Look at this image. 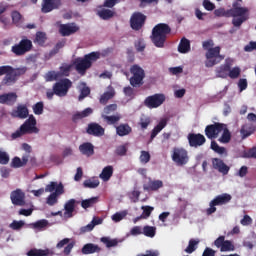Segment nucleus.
Segmentation results:
<instances>
[{
	"label": "nucleus",
	"mask_w": 256,
	"mask_h": 256,
	"mask_svg": "<svg viewBox=\"0 0 256 256\" xmlns=\"http://www.w3.org/2000/svg\"><path fill=\"white\" fill-rule=\"evenodd\" d=\"M45 81L52 82V81H59L61 79V73L57 71H48L44 76Z\"/></svg>",
	"instance_id": "79ce46f5"
},
{
	"label": "nucleus",
	"mask_w": 256,
	"mask_h": 256,
	"mask_svg": "<svg viewBox=\"0 0 256 256\" xmlns=\"http://www.w3.org/2000/svg\"><path fill=\"white\" fill-rule=\"evenodd\" d=\"M216 17H233L232 25L234 27H241L245 21L249 20V8H239L237 4H232V8L225 10V8H218L214 10Z\"/></svg>",
	"instance_id": "f257e3e1"
},
{
	"label": "nucleus",
	"mask_w": 256,
	"mask_h": 256,
	"mask_svg": "<svg viewBox=\"0 0 256 256\" xmlns=\"http://www.w3.org/2000/svg\"><path fill=\"white\" fill-rule=\"evenodd\" d=\"M25 73H27L26 67L14 68L9 65L0 66V77L5 75L1 81L0 87H11V85H15L21 75H25Z\"/></svg>",
	"instance_id": "f03ea898"
},
{
	"label": "nucleus",
	"mask_w": 256,
	"mask_h": 256,
	"mask_svg": "<svg viewBox=\"0 0 256 256\" xmlns=\"http://www.w3.org/2000/svg\"><path fill=\"white\" fill-rule=\"evenodd\" d=\"M224 123L215 122L214 124L207 125L204 132L208 139H217L219 133L223 131Z\"/></svg>",
	"instance_id": "ddd939ff"
},
{
	"label": "nucleus",
	"mask_w": 256,
	"mask_h": 256,
	"mask_svg": "<svg viewBox=\"0 0 256 256\" xmlns=\"http://www.w3.org/2000/svg\"><path fill=\"white\" fill-rule=\"evenodd\" d=\"M101 242L104 243L108 249H111V247H117L119 245V240L111 239L109 237L101 238Z\"/></svg>",
	"instance_id": "49530a36"
},
{
	"label": "nucleus",
	"mask_w": 256,
	"mask_h": 256,
	"mask_svg": "<svg viewBox=\"0 0 256 256\" xmlns=\"http://www.w3.org/2000/svg\"><path fill=\"white\" fill-rule=\"evenodd\" d=\"M79 31V26L75 23L61 24L59 27V33L62 37H69L75 35Z\"/></svg>",
	"instance_id": "aec40b11"
},
{
	"label": "nucleus",
	"mask_w": 256,
	"mask_h": 256,
	"mask_svg": "<svg viewBox=\"0 0 256 256\" xmlns=\"http://www.w3.org/2000/svg\"><path fill=\"white\" fill-rule=\"evenodd\" d=\"M223 133L221 137L218 139L219 143H230L231 142V131H229V128H227V124H224V127L222 129Z\"/></svg>",
	"instance_id": "58836bf2"
},
{
	"label": "nucleus",
	"mask_w": 256,
	"mask_h": 256,
	"mask_svg": "<svg viewBox=\"0 0 256 256\" xmlns=\"http://www.w3.org/2000/svg\"><path fill=\"white\" fill-rule=\"evenodd\" d=\"M89 95H91V89L87 86H84L80 90V95L78 96V100L83 101V99H85V97H89Z\"/></svg>",
	"instance_id": "e2e57ef3"
},
{
	"label": "nucleus",
	"mask_w": 256,
	"mask_h": 256,
	"mask_svg": "<svg viewBox=\"0 0 256 256\" xmlns=\"http://www.w3.org/2000/svg\"><path fill=\"white\" fill-rule=\"evenodd\" d=\"M157 233V228L154 226L146 225L143 227L142 235H145V237H151L153 238Z\"/></svg>",
	"instance_id": "c03bdc74"
},
{
	"label": "nucleus",
	"mask_w": 256,
	"mask_h": 256,
	"mask_svg": "<svg viewBox=\"0 0 256 256\" xmlns=\"http://www.w3.org/2000/svg\"><path fill=\"white\" fill-rule=\"evenodd\" d=\"M138 125L141 127V129H147V127L151 125V118L149 117L141 118Z\"/></svg>",
	"instance_id": "774afa93"
},
{
	"label": "nucleus",
	"mask_w": 256,
	"mask_h": 256,
	"mask_svg": "<svg viewBox=\"0 0 256 256\" xmlns=\"http://www.w3.org/2000/svg\"><path fill=\"white\" fill-rule=\"evenodd\" d=\"M188 139V143L191 147H202V145H205V143L207 142V139L205 138V136L201 133H189L187 136Z\"/></svg>",
	"instance_id": "f3484780"
},
{
	"label": "nucleus",
	"mask_w": 256,
	"mask_h": 256,
	"mask_svg": "<svg viewBox=\"0 0 256 256\" xmlns=\"http://www.w3.org/2000/svg\"><path fill=\"white\" fill-rule=\"evenodd\" d=\"M232 197L230 194L224 193L216 196L211 202L210 207L206 209L207 215H213L217 211V206L227 205L231 201Z\"/></svg>",
	"instance_id": "9d476101"
},
{
	"label": "nucleus",
	"mask_w": 256,
	"mask_h": 256,
	"mask_svg": "<svg viewBox=\"0 0 256 256\" xmlns=\"http://www.w3.org/2000/svg\"><path fill=\"white\" fill-rule=\"evenodd\" d=\"M73 247H75V241H71L69 238H64L60 240L56 244V249H63V255H71V251H73Z\"/></svg>",
	"instance_id": "4be33fe9"
},
{
	"label": "nucleus",
	"mask_w": 256,
	"mask_h": 256,
	"mask_svg": "<svg viewBox=\"0 0 256 256\" xmlns=\"http://www.w3.org/2000/svg\"><path fill=\"white\" fill-rule=\"evenodd\" d=\"M179 53H189L191 51V42L187 38H182L178 45Z\"/></svg>",
	"instance_id": "c9c22d12"
},
{
	"label": "nucleus",
	"mask_w": 256,
	"mask_h": 256,
	"mask_svg": "<svg viewBox=\"0 0 256 256\" xmlns=\"http://www.w3.org/2000/svg\"><path fill=\"white\" fill-rule=\"evenodd\" d=\"M117 104H110L104 107L102 115H112V113H115L117 111Z\"/></svg>",
	"instance_id": "4d7b16f0"
},
{
	"label": "nucleus",
	"mask_w": 256,
	"mask_h": 256,
	"mask_svg": "<svg viewBox=\"0 0 256 256\" xmlns=\"http://www.w3.org/2000/svg\"><path fill=\"white\" fill-rule=\"evenodd\" d=\"M243 157L245 159H256V146L244 151Z\"/></svg>",
	"instance_id": "13d9d810"
},
{
	"label": "nucleus",
	"mask_w": 256,
	"mask_h": 256,
	"mask_svg": "<svg viewBox=\"0 0 256 256\" xmlns=\"http://www.w3.org/2000/svg\"><path fill=\"white\" fill-rule=\"evenodd\" d=\"M149 161H151V154H149L148 151L142 150L140 154V162L145 165L149 163Z\"/></svg>",
	"instance_id": "0e129e2a"
},
{
	"label": "nucleus",
	"mask_w": 256,
	"mask_h": 256,
	"mask_svg": "<svg viewBox=\"0 0 256 256\" xmlns=\"http://www.w3.org/2000/svg\"><path fill=\"white\" fill-rule=\"evenodd\" d=\"M22 227H25V221L23 220H14L9 225V228L12 229L13 231H21Z\"/></svg>",
	"instance_id": "8fccbe9b"
},
{
	"label": "nucleus",
	"mask_w": 256,
	"mask_h": 256,
	"mask_svg": "<svg viewBox=\"0 0 256 256\" xmlns=\"http://www.w3.org/2000/svg\"><path fill=\"white\" fill-rule=\"evenodd\" d=\"M205 57L206 67H215V65H219V63L225 59V56L221 55L220 46H215L214 48L208 49V51H206Z\"/></svg>",
	"instance_id": "6e6552de"
},
{
	"label": "nucleus",
	"mask_w": 256,
	"mask_h": 256,
	"mask_svg": "<svg viewBox=\"0 0 256 256\" xmlns=\"http://www.w3.org/2000/svg\"><path fill=\"white\" fill-rule=\"evenodd\" d=\"M102 119L106 121L108 125H115L121 121V114L116 113L115 115L107 116L105 114H101Z\"/></svg>",
	"instance_id": "f704fd0d"
},
{
	"label": "nucleus",
	"mask_w": 256,
	"mask_h": 256,
	"mask_svg": "<svg viewBox=\"0 0 256 256\" xmlns=\"http://www.w3.org/2000/svg\"><path fill=\"white\" fill-rule=\"evenodd\" d=\"M233 66V59L227 58L225 63L216 68V77L220 79H227L229 77V69Z\"/></svg>",
	"instance_id": "2eb2a0df"
},
{
	"label": "nucleus",
	"mask_w": 256,
	"mask_h": 256,
	"mask_svg": "<svg viewBox=\"0 0 256 256\" xmlns=\"http://www.w3.org/2000/svg\"><path fill=\"white\" fill-rule=\"evenodd\" d=\"M9 154L0 150V165H7L9 163Z\"/></svg>",
	"instance_id": "338daca9"
},
{
	"label": "nucleus",
	"mask_w": 256,
	"mask_h": 256,
	"mask_svg": "<svg viewBox=\"0 0 256 256\" xmlns=\"http://www.w3.org/2000/svg\"><path fill=\"white\" fill-rule=\"evenodd\" d=\"M256 127L254 124L248 123L244 124L240 129V135L242 139H247V137H251L253 133H255Z\"/></svg>",
	"instance_id": "c85d7f7f"
},
{
	"label": "nucleus",
	"mask_w": 256,
	"mask_h": 256,
	"mask_svg": "<svg viewBox=\"0 0 256 256\" xmlns=\"http://www.w3.org/2000/svg\"><path fill=\"white\" fill-rule=\"evenodd\" d=\"M172 161L179 167L189 163V152L183 147H174L172 150Z\"/></svg>",
	"instance_id": "1a4fd4ad"
},
{
	"label": "nucleus",
	"mask_w": 256,
	"mask_h": 256,
	"mask_svg": "<svg viewBox=\"0 0 256 256\" xmlns=\"http://www.w3.org/2000/svg\"><path fill=\"white\" fill-rule=\"evenodd\" d=\"M215 247L220 249L221 253H225L227 251H235V245L230 240H225V236H219L214 241Z\"/></svg>",
	"instance_id": "4468645a"
},
{
	"label": "nucleus",
	"mask_w": 256,
	"mask_h": 256,
	"mask_svg": "<svg viewBox=\"0 0 256 256\" xmlns=\"http://www.w3.org/2000/svg\"><path fill=\"white\" fill-rule=\"evenodd\" d=\"M100 251L99 245L93 243L85 244L81 249L82 255H93V253H99Z\"/></svg>",
	"instance_id": "c756f323"
},
{
	"label": "nucleus",
	"mask_w": 256,
	"mask_h": 256,
	"mask_svg": "<svg viewBox=\"0 0 256 256\" xmlns=\"http://www.w3.org/2000/svg\"><path fill=\"white\" fill-rule=\"evenodd\" d=\"M63 193H65V187L63 186V183H59V187L57 188V190L52 192L46 198V203L49 205V207L57 205L59 203V196L63 195Z\"/></svg>",
	"instance_id": "a211bd4d"
},
{
	"label": "nucleus",
	"mask_w": 256,
	"mask_h": 256,
	"mask_svg": "<svg viewBox=\"0 0 256 256\" xmlns=\"http://www.w3.org/2000/svg\"><path fill=\"white\" fill-rule=\"evenodd\" d=\"M17 93L8 92L4 94H0V105H8L9 107H13L15 103H17Z\"/></svg>",
	"instance_id": "b1692460"
},
{
	"label": "nucleus",
	"mask_w": 256,
	"mask_h": 256,
	"mask_svg": "<svg viewBox=\"0 0 256 256\" xmlns=\"http://www.w3.org/2000/svg\"><path fill=\"white\" fill-rule=\"evenodd\" d=\"M197 245H199V241L195 240V239H190L188 246L185 249V253H193L197 250Z\"/></svg>",
	"instance_id": "09e8293b"
},
{
	"label": "nucleus",
	"mask_w": 256,
	"mask_h": 256,
	"mask_svg": "<svg viewBox=\"0 0 256 256\" xmlns=\"http://www.w3.org/2000/svg\"><path fill=\"white\" fill-rule=\"evenodd\" d=\"M58 73H60V78L61 77H69V73H71V65H63L60 67V71H58Z\"/></svg>",
	"instance_id": "680f3d73"
},
{
	"label": "nucleus",
	"mask_w": 256,
	"mask_h": 256,
	"mask_svg": "<svg viewBox=\"0 0 256 256\" xmlns=\"http://www.w3.org/2000/svg\"><path fill=\"white\" fill-rule=\"evenodd\" d=\"M163 187L162 180H152L149 178L148 182L143 185L144 191H159Z\"/></svg>",
	"instance_id": "a878e982"
},
{
	"label": "nucleus",
	"mask_w": 256,
	"mask_h": 256,
	"mask_svg": "<svg viewBox=\"0 0 256 256\" xmlns=\"http://www.w3.org/2000/svg\"><path fill=\"white\" fill-rule=\"evenodd\" d=\"M71 87H73V82L69 78H63L54 83L52 89L46 91V97L49 100L53 99L54 95L57 97H67V93H69Z\"/></svg>",
	"instance_id": "20e7f679"
},
{
	"label": "nucleus",
	"mask_w": 256,
	"mask_h": 256,
	"mask_svg": "<svg viewBox=\"0 0 256 256\" xmlns=\"http://www.w3.org/2000/svg\"><path fill=\"white\" fill-rule=\"evenodd\" d=\"M86 133H88V135H93V137H103V135H105V128L99 123L92 122L88 124Z\"/></svg>",
	"instance_id": "5701e85b"
},
{
	"label": "nucleus",
	"mask_w": 256,
	"mask_h": 256,
	"mask_svg": "<svg viewBox=\"0 0 256 256\" xmlns=\"http://www.w3.org/2000/svg\"><path fill=\"white\" fill-rule=\"evenodd\" d=\"M75 203H77V200L75 199H70L65 203L64 205L65 217H68V218L73 217V213L75 211Z\"/></svg>",
	"instance_id": "473e14b6"
},
{
	"label": "nucleus",
	"mask_w": 256,
	"mask_h": 256,
	"mask_svg": "<svg viewBox=\"0 0 256 256\" xmlns=\"http://www.w3.org/2000/svg\"><path fill=\"white\" fill-rule=\"evenodd\" d=\"M49 225V221L42 219L32 224L33 229H39V231L45 229Z\"/></svg>",
	"instance_id": "864d4df0"
},
{
	"label": "nucleus",
	"mask_w": 256,
	"mask_h": 256,
	"mask_svg": "<svg viewBox=\"0 0 256 256\" xmlns=\"http://www.w3.org/2000/svg\"><path fill=\"white\" fill-rule=\"evenodd\" d=\"M113 177V166H106L103 168L102 172L99 175V178L102 179V181H109Z\"/></svg>",
	"instance_id": "4c0bfd02"
},
{
	"label": "nucleus",
	"mask_w": 256,
	"mask_h": 256,
	"mask_svg": "<svg viewBox=\"0 0 256 256\" xmlns=\"http://www.w3.org/2000/svg\"><path fill=\"white\" fill-rule=\"evenodd\" d=\"M33 49V41H31L27 36H23L19 43L14 44L11 47V52L16 57H23V55H27L29 51Z\"/></svg>",
	"instance_id": "423d86ee"
},
{
	"label": "nucleus",
	"mask_w": 256,
	"mask_h": 256,
	"mask_svg": "<svg viewBox=\"0 0 256 256\" xmlns=\"http://www.w3.org/2000/svg\"><path fill=\"white\" fill-rule=\"evenodd\" d=\"M131 77L129 79L131 87H142L145 83V70L139 66V64H134L130 67Z\"/></svg>",
	"instance_id": "0eeeda50"
},
{
	"label": "nucleus",
	"mask_w": 256,
	"mask_h": 256,
	"mask_svg": "<svg viewBox=\"0 0 256 256\" xmlns=\"http://www.w3.org/2000/svg\"><path fill=\"white\" fill-rule=\"evenodd\" d=\"M59 189V184L57 182H50L48 185L45 187V192L46 193H53V191H57Z\"/></svg>",
	"instance_id": "69168bd1"
},
{
	"label": "nucleus",
	"mask_w": 256,
	"mask_h": 256,
	"mask_svg": "<svg viewBox=\"0 0 256 256\" xmlns=\"http://www.w3.org/2000/svg\"><path fill=\"white\" fill-rule=\"evenodd\" d=\"M133 131V128L129 126V124H120L116 127V134L119 137H125L127 135H130V133Z\"/></svg>",
	"instance_id": "72a5a7b5"
},
{
	"label": "nucleus",
	"mask_w": 256,
	"mask_h": 256,
	"mask_svg": "<svg viewBox=\"0 0 256 256\" xmlns=\"http://www.w3.org/2000/svg\"><path fill=\"white\" fill-rule=\"evenodd\" d=\"M101 57V53L99 52H91L89 54L84 55L83 58H77L74 61L75 69L80 75H85L87 73V69H91L93 63L97 61Z\"/></svg>",
	"instance_id": "39448f33"
},
{
	"label": "nucleus",
	"mask_w": 256,
	"mask_h": 256,
	"mask_svg": "<svg viewBox=\"0 0 256 256\" xmlns=\"http://www.w3.org/2000/svg\"><path fill=\"white\" fill-rule=\"evenodd\" d=\"M127 145L128 144L117 146L115 149V155H118V157H125V155H127V151H128Z\"/></svg>",
	"instance_id": "5fc2aeb1"
},
{
	"label": "nucleus",
	"mask_w": 256,
	"mask_h": 256,
	"mask_svg": "<svg viewBox=\"0 0 256 256\" xmlns=\"http://www.w3.org/2000/svg\"><path fill=\"white\" fill-rule=\"evenodd\" d=\"M27 256H47L49 255V249L42 250V249H30L27 253Z\"/></svg>",
	"instance_id": "a18cd8bd"
},
{
	"label": "nucleus",
	"mask_w": 256,
	"mask_h": 256,
	"mask_svg": "<svg viewBox=\"0 0 256 256\" xmlns=\"http://www.w3.org/2000/svg\"><path fill=\"white\" fill-rule=\"evenodd\" d=\"M241 76V68L239 67H234V68H230L229 72H228V77H230V79H239V77Z\"/></svg>",
	"instance_id": "3c124183"
},
{
	"label": "nucleus",
	"mask_w": 256,
	"mask_h": 256,
	"mask_svg": "<svg viewBox=\"0 0 256 256\" xmlns=\"http://www.w3.org/2000/svg\"><path fill=\"white\" fill-rule=\"evenodd\" d=\"M141 209L143 211L141 216L144 219H149V217H151V213H153V211L155 210L153 206H142Z\"/></svg>",
	"instance_id": "6e6d98bb"
},
{
	"label": "nucleus",
	"mask_w": 256,
	"mask_h": 256,
	"mask_svg": "<svg viewBox=\"0 0 256 256\" xmlns=\"http://www.w3.org/2000/svg\"><path fill=\"white\" fill-rule=\"evenodd\" d=\"M145 21H147V16H145V14L141 12H135L130 18V27L134 31H140V29H143Z\"/></svg>",
	"instance_id": "f8f14e48"
},
{
	"label": "nucleus",
	"mask_w": 256,
	"mask_h": 256,
	"mask_svg": "<svg viewBox=\"0 0 256 256\" xmlns=\"http://www.w3.org/2000/svg\"><path fill=\"white\" fill-rule=\"evenodd\" d=\"M37 125V119L35 116L30 115L29 118L20 126L24 133H39Z\"/></svg>",
	"instance_id": "dca6fc26"
},
{
	"label": "nucleus",
	"mask_w": 256,
	"mask_h": 256,
	"mask_svg": "<svg viewBox=\"0 0 256 256\" xmlns=\"http://www.w3.org/2000/svg\"><path fill=\"white\" fill-rule=\"evenodd\" d=\"M61 7V0H43L42 1V13H51L55 9Z\"/></svg>",
	"instance_id": "393cba45"
},
{
	"label": "nucleus",
	"mask_w": 256,
	"mask_h": 256,
	"mask_svg": "<svg viewBox=\"0 0 256 256\" xmlns=\"http://www.w3.org/2000/svg\"><path fill=\"white\" fill-rule=\"evenodd\" d=\"M79 151L82 155H86V157H91L95 155V146L91 144V142H84L79 146Z\"/></svg>",
	"instance_id": "cd10ccee"
},
{
	"label": "nucleus",
	"mask_w": 256,
	"mask_h": 256,
	"mask_svg": "<svg viewBox=\"0 0 256 256\" xmlns=\"http://www.w3.org/2000/svg\"><path fill=\"white\" fill-rule=\"evenodd\" d=\"M27 163H29V155L22 156V159L15 156L12 159L11 167H13L14 169H19L20 167H25Z\"/></svg>",
	"instance_id": "7c9ffc66"
},
{
	"label": "nucleus",
	"mask_w": 256,
	"mask_h": 256,
	"mask_svg": "<svg viewBox=\"0 0 256 256\" xmlns=\"http://www.w3.org/2000/svg\"><path fill=\"white\" fill-rule=\"evenodd\" d=\"M210 149H212V151H214L215 153H218V155H224V153H227L225 147L219 146V144H217L215 140L211 142Z\"/></svg>",
	"instance_id": "de8ad7c7"
},
{
	"label": "nucleus",
	"mask_w": 256,
	"mask_h": 256,
	"mask_svg": "<svg viewBox=\"0 0 256 256\" xmlns=\"http://www.w3.org/2000/svg\"><path fill=\"white\" fill-rule=\"evenodd\" d=\"M212 165L214 169L219 171V173H222V175H227L229 173V166H227V164H225V162L219 158H213Z\"/></svg>",
	"instance_id": "bb28decb"
},
{
	"label": "nucleus",
	"mask_w": 256,
	"mask_h": 256,
	"mask_svg": "<svg viewBox=\"0 0 256 256\" xmlns=\"http://www.w3.org/2000/svg\"><path fill=\"white\" fill-rule=\"evenodd\" d=\"M126 217L127 210H123L121 212H116L114 215H112V221H114V223H119V221H123V219Z\"/></svg>",
	"instance_id": "603ef678"
},
{
	"label": "nucleus",
	"mask_w": 256,
	"mask_h": 256,
	"mask_svg": "<svg viewBox=\"0 0 256 256\" xmlns=\"http://www.w3.org/2000/svg\"><path fill=\"white\" fill-rule=\"evenodd\" d=\"M96 203H99V197H92L90 199L82 200L81 207L83 209H89V207H93V205H96Z\"/></svg>",
	"instance_id": "37998d69"
},
{
	"label": "nucleus",
	"mask_w": 256,
	"mask_h": 256,
	"mask_svg": "<svg viewBox=\"0 0 256 256\" xmlns=\"http://www.w3.org/2000/svg\"><path fill=\"white\" fill-rule=\"evenodd\" d=\"M100 181L97 178H90L83 182V187L85 189H97V187L100 185Z\"/></svg>",
	"instance_id": "ea45409f"
},
{
	"label": "nucleus",
	"mask_w": 256,
	"mask_h": 256,
	"mask_svg": "<svg viewBox=\"0 0 256 256\" xmlns=\"http://www.w3.org/2000/svg\"><path fill=\"white\" fill-rule=\"evenodd\" d=\"M43 102H37L33 105L32 109L35 115H43V109H44Z\"/></svg>",
	"instance_id": "052dcab7"
},
{
	"label": "nucleus",
	"mask_w": 256,
	"mask_h": 256,
	"mask_svg": "<svg viewBox=\"0 0 256 256\" xmlns=\"http://www.w3.org/2000/svg\"><path fill=\"white\" fill-rule=\"evenodd\" d=\"M97 15L99 16L100 19L107 21L112 17H114L115 12H113L112 10L103 8L97 12Z\"/></svg>",
	"instance_id": "a19ab883"
},
{
	"label": "nucleus",
	"mask_w": 256,
	"mask_h": 256,
	"mask_svg": "<svg viewBox=\"0 0 256 256\" xmlns=\"http://www.w3.org/2000/svg\"><path fill=\"white\" fill-rule=\"evenodd\" d=\"M167 35H171V27L166 23H159L152 29L151 41L155 47L163 49L165 41H167Z\"/></svg>",
	"instance_id": "7ed1b4c3"
},
{
	"label": "nucleus",
	"mask_w": 256,
	"mask_h": 256,
	"mask_svg": "<svg viewBox=\"0 0 256 256\" xmlns=\"http://www.w3.org/2000/svg\"><path fill=\"white\" fill-rule=\"evenodd\" d=\"M113 97H115V90L111 89L110 91L104 92L100 99H99V103L101 105H107V103H109V101H111V99H113Z\"/></svg>",
	"instance_id": "e433bc0d"
},
{
	"label": "nucleus",
	"mask_w": 256,
	"mask_h": 256,
	"mask_svg": "<svg viewBox=\"0 0 256 256\" xmlns=\"http://www.w3.org/2000/svg\"><path fill=\"white\" fill-rule=\"evenodd\" d=\"M165 94L163 93H156L154 95L146 97L144 100L145 107L148 109H157V107H161L165 103Z\"/></svg>",
	"instance_id": "9b49d317"
},
{
	"label": "nucleus",
	"mask_w": 256,
	"mask_h": 256,
	"mask_svg": "<svg viewBox=\"0 0 256 256\" xmlns=\"http://www.w3.org/2000/svg\"><path fill=\"white\" fill-rule=\"evenodd\" d=\"M14 119H27L29 117V108L25 104H19L16 109H13L10 113Z\"/></svg>",
	"instance_id": "412c9836"
},
{
	"label": "nucleus",
	"mask_w": 256,
	"mask_h": 256,
	"mask_svg": "<svg viewBox=\"0 0 256 256\" xmlns=\"http://www.w3.org/2000/svg\"><path fill=\"white\" fill-rule=\"evenodd\" d=\"M10 199L13 205H17L18 207L25 206V192L21 189L12 191Z\"/></svg>",
	"instance_id": "6ab92c4d"
},
{
	"label": "nucleus",
	"mask_w": 256,
	"mask_h": 256,
	"mask_svg": "<svg viewBox=\"0 0 256 256\" xmlns=\"http://www.w3.org/2000/svg\"><path fill=\"white\" fill-rule=\"evenodd\" d=\"M167 127V119L163 118L160 120V122L153 128L151 135H150V139L151 141H153V139H155L157 137V135H159V133H161V131H163V129H165Z\"/></svg>",
	"instance_id": "2f4dec72"
},
{
	"label": "nucleus",
	"mask_w": 256,
	"mask_h": 256,
	"mask_svg": "<svg viewBox=\"0 0 256 256\" xmlns=\"http://www.w3.org/2000/svg\"><path fill=\"white\" fill-rule=\"evenodd\" d=\"M47 41V34L45 32H37L35 42L38 43V45H43Z\"/></svg>",
	"instance_id": "bf43d9fd"
}]
</instances>
